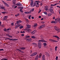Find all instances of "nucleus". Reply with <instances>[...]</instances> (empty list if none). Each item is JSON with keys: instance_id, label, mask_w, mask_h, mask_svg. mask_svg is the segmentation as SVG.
Segmentation results:
<instances>
[{"instance_id": "412c9836", "label": "nucleus", "mask_w": 60, "mask_h": 60, "mask_svg": "<svg viewBox=\"0 0 60 60\" xmlns=\"http://www.w3.org/2000/svg\"><path fill=\"white\" fill-rule=\"evenodd\" d=\"M1 8L3 10H5V8L4 7H1Z\"/></svg>"}, {"instance_id": "b1692460", "label": "nucleus", "mask_w": 60, "mask_h": 60, "mask_svg": "<svg viewBox=\"0 0 60 60\" xmlns=\"http://www.w3.org/2000/svg\"><path fill=\"white\" fill-rule=\"evenodd\" d=\"M43 44L44 45V47H45V46H46L47 45V44L46 43H43Z\"/></svg>"}, {"instance_id": "f704fd0d", "label": "nucleus", "mask_w": 60, "mask_h": 60, "mask_svg": "<svg viewBox=\"0 0 60 60\" xmlns=\"http://www.w3.org/2000/svg\"><path fill=\"white\" fill-rule=\"evenodd\" d=\"M16 23H17V24H19V22L18 21H17V22Z\"/></svg>"}, {"instance_id": "6ab92c4d", "label": "nucleus", "mask_w": 60, "mask_h": 60, "mask_svg": "<svg viewBox=\"0 0 60 60\" xmlns=\"http://www.w3.org/2000/svg\"><path fill=\"white\" fill-rule=\"evenodd\" d=\"M55 37L56 38H58V40H59V39H60V38H59L58 37V36H55Z\"/></svg>"}, {"instance_id": "052dcab7", "label": "nucleus", "mask_w": 60, "mask_h": 60, "mask_svg": "<svg viewBox=\"0 0 60 60\" xmlns=\"http://www.w3.org/2000/svg\"><path fill=\"white\" fill-rule=\"evenodd\" d=\"M40 27L41 28H42V27H43L42 25L41 26H40Z\"/></svg>"}, {"instance_id": "4d7b16f0", "label": "nucleus", "mask_w": 60, "mask_h": 60, "mask_svg": "<svg viewBox=\"0 0 60 60\" xmlns=\"http://www.w3.org/2000/svg\"><path fill=\"white\" fill-rule=\"evenodd\" d=\"M6 36H8L9 37V34H6Z\"/></svg>"}, {"instance_id": "603ef678", "label": "nucleus", "mask_w": 60, "mask_h": 60, "mask_svg": "<svg viewBox=\"0 0 60 60\" xmlns=\"http://www.w3.org/2000/svg\"><path fill=\"white\" fill-rule=\"evenodd\" d=\"M15 26H17V24L16 23L15 24Z\"/></svg>"}, {"instance_id": "9b49d317", "label": "nucleus", "mask_w": 60, "mask_h": 60, "mask_svg": "<svg viewBox=\"0 0 60 60\" xmlns=\"http://www.w3.org/2000/svg\"><path fill=\"white\" fill-rule=\"evenodd\" d=\"M39 41H41V42H47V41L44 40H39Z\"/></svg>"}, {"instance_id": "423d86ee", "label": "nucleus", "mask_w": 60, "mask_h": 60, "mask_svg": "<svg viewBox=\"0 0 60 60\" xmlns=\"http://www.w3.org/2000/svg\"><path fill=\"white\" fill-rule=\"evenodd\" d=\"M49 41H51L52 42H58L57 41H56L55 40H53V39H49Z\"/></svg>"}, {"instance_id": "58836bf2", "label": "nucleus", "mask_w": 60, "mask_h": 60, "mask_svg": "<svg viewBox=\"0 0 60 60\" xmlns=\"http://www.w3.org/2000/svg\"><path fill=\"white\" fill-rule=\"evenodd\" d=\"M39 11L38 12V13H39L40 12H41V9L39 10Z\"/></svg>"}, {"instance_id": "5701e85b", "label": "nucleus", "mask_w": 60, "mask_h": 60, "mask_svg": "<svg viewBox=\"0 0 60 60\" xmlns=\"http://www.w3.org/2000/svg\"><path fill=\"white\" fill-rule=\"evenodd\" d=\"M4 31L6 32H7V29H6V28H4Z\"/></svg>"}, {"instance_id": "f8f14e48", "label": "nucleus", "mask_w": 60, "mask_h": 60, "mask_svg": "<svg viewBox=\"0 0 60 60\" xmlns=\"http://www.w3.org/2000/svg\"><path fill=\"white\" fill-rule=\"evenodd\" d=\"M4 4H5V6H7V7H9V6L8 5V4H7V3L6 2H4Z\"/></svg>"}, {"instance_id": "2f4dec72", "label": "nucleus", "mask_w": 60, "mask_h": 60, "mask_svg": "<svg viewBox=\"0 0 60 60\" xmlns=\"http://www.w3.org/2000/svg\"><path fill=\"white\" fill-rule=\"evenodd\" d=\"M37 26V24H36V23H35L34 24V27L36 26Z\"/></svg>"}, {"instance_id": "7c9ffc66", "label": "nucleus", "mask_w": 60, "mask_h": 60, "mask_svg": "<svg viewBox=\"0 0 60 60\" xmlns=\"http://www.w3.org/2000/svg\"><path fill=\"white\" fill-rule=\"evenodd\" d=\"M57 46H56L55 47V51H56V50L57 49Z\"/></svg>"}, {"instance_id": "09e8293b", "label": "nucleus", "mask_w": 60, "mask_h": 60, "mask_svg": "<svg viewBox=\"0 0 60 60\" xmlns=\"http://www.w3.org/2000/svg\"><path fill=\"white\" fill-rule=\"evenodd\" d=\"M13 25H14L13 22H12L11 23V26H13Z\"/></svg>"}, {"instance_id": "9d476101", "label": "nucleus", "mask_w": 60, "mask_h": 60, "mask_svg": "<svg viewBox=\"0 0 60 60\" xmlns=\"http://www.w3.org/2000/svg\"><path fill=\"white\" fill-rule=\"evenodd\" d=\"M39 58V56L38 55H37L35 58V60H38Z\"/></svg>"}, {"instance_id": "4c0bfd02", "label": "nucleus", "mask_w": 60, "mask_h": 60, "mask_svg": "<svg viewBox=\"0 0 60 60\" xmlns=\"http://www.w3.org/2000/svg\"><path fill=\"white\" fill-rule=\"evenodd\" d=\"M2 13H4V14H5L4 13H6V12H2Z\"/></svg>"}, {"instance_id": "0e129e2a", "label": "nucleus", "mask_w": 60, "mask_h": 60, "mask_svg": "<svg viewBox=\"0 0 60 60\" xmlns=\"http://www.w3.org/2000/svg\"><path fill=\"white\" fill-rule=\"evenodd\" d=\"M20 11L21 12H22V13H23V11L22 10H21V11Z\"/></svg>"}, {"instance_id": "bf43d9fd", "label": "nucleus", "mask_w": 60, "mask_h": 60, "mask_svg": "<svg viewBox=\"0 0 60 60\" xmlns=\"http://www.w3.org/2000/svg\"><path fill=\"white\" fill-rule=\"evenodd\" d=\"M20 8H21V9H23V7H20Z\"/></svg>"}, {"instance_id": "a878e982", "label": "nucleus", "mask_w": 60, "mask_h": 60, "mask_svg": "<svg viewBox=\"0 0 60 60\" xmlns=\"http://www.w3.org/2000/svg\"><path fill=\"white\" fill-rule=\"evenodd\" d=\"M51 23H56V22L54 21H52L51 22Z\"/></svg>"}, {"instance_id": "338daca9", "label": "nucleus", "mask_w": 60, "mask_h": 60, "mask_svg": "<svg viewBox=\"0 0 60 60\" xmlns=\"http://www.w3.org/2000/svg\"><path fill=\"white\" fill-rule=\"evenodd\" d=\"M28 13H31V11H30V12H28Z\"/></svg>"}, {"instance_id": "680f3d73", "label": "nucleus", "mask_w": 60, "mask_h": 60, "mask_svg": "<svg viewBox=\"0 0 60 60\" xmlns=\"http://www.w3.org/2000/svg\"><path fill=\"white\" fill-rule=\"evenodd\" d=\"M12 7H15V5H13L12 6Z\"/></svg>"}, {"instance_id": "c85d7f7f", "label": "nucleus", "mask_w": 60, "mask_h": 60, "mask_svg": "<svg viewBox=\"0 0 60 60\" xmlns=\"http://www.w3.org/2000/svg\"><path fill=\"white\" fill-rule=\"evenodd\" d=\"M42 26L43 27H44L45 26V24L42 25Z\"/></svg>"}, {"instance_id": "bb28decb", "label": "nucleus", "mask_w": 60, "mask_h": 60, "mask_svg": "<svg viewBox=\"0 0 60 60\" xmlns=\"http://www.w3.org/2000/svg\"><path fill=\"white\" fill-rule=\"evenodd\" d=\"M31 31V29H29L28 30V32H30Z\"/></svg>"}, {"instance_id": "20e7f679", "label": "nucleus", "mask_w": 60, "mask_h": 60, "mask_svg": "<svg viewBox=\"0 0 60 60\" xmlns=\"http://www.w3.org/2000/svg\"><path fill=\"white\" fill-rule=\"evenodd\" d=\"M37 52H35L33 53L32 54L30 55V56H35L36 55H37Z\"/></svg>"}, {"instance_id": "f03ea898", "label": "nucleus", "mask_w": 60, "mask_h": 60, "mask_svg": "<svg viewBox=\"0 0 60 60\" xmlns=\"http://www.w3.org/2000/svg\"><path fill=\"white\" fill-rule=\"evenodd\" d=\"M41 41H40V40L39 41V42L38 43V46L39 49H41Z\"/></svg>"}, {"instance_id": "8fccbe9b", "label": "nucleus", "mask_w": 60, "mask_h": 60, "mask_svg": "<svg viewBox=\"0 0 60 60\" xmlns=\"http://www.w3.org/2000/svg\"><path fill=\"white\" fill-rule=\"evenodd\" d=\"M1 26H2V27H4V25L3 24L1 25Z\"/></svg>"}, {"instance_id": "cd10ccee", "label": "nucleus", "mask_w": 60, "mask_h": 60, "mask_svg": "<svg viewBox=\"0 0 60 60\" xmlns=\"http://www.w3.org/2000/svg\"><path fill=\"white\" fill-rule=\"evenodd\" d=\"M52 15V14L51 13H49L48 15V16H51Z\"/></svg>"}, {"instance_id": "13d9d810", "label": "nucleus", "mask_w": 60, "mask_h": 60, "mask_svg": "<svg viewBox=\"0 0 60 60\" xmlns=\"http://www.w3.org/2000/svg\"><path fill=\"white\" fill-rule=\"evenodd\" d=\"M10 29H11L10 28H9L8 29H7V31H8V30H10Z\"/></svg>"}, {"instance_id": "0eeeda50", "label": "nucleus", "mask_w": 60, "mask_h": 60, "mask_svg": "<svg viewBox=\"0 0 60 60\" xmlns=\"http://www.w3.org/2000/svg\"><path fill=\"white\" fill-rule=\"evenodd\" d=\"M16 5L18 6H22V4H21L19 2L17 3V4H16Z\"/></svg>"}, {"instance_id": "473e14b6", "label": "nucleus", "mask_w": 60, "mask_h": 60, "mask_svg": "<svg viewBox=\"0 0 60 60\" xmlns=\"http://www.w3.org/2000/svg\"><path fill=\"white\" fill-rule=\"evenodd\" d=\"M31 1V2L30 3V4H32L33 3V0H30Z\"/></svg>"}, {"instance_id": "69168bd1", "label": "nucleus", "mask_w": 60, "mask_h": 60, "mask_svg": "<svg viewBox=\"0 0 60 60\" xmlns=\"http://www.w3.org/2000/svg\"><path fill=\"white\" fill-rule=\"evenodd\" d=\"M22 9H23V8H21L20 9V11H22Z\"/></svg>"}, {"instance_id": "6e6552de", "label": "nucleus", "mask_w": 60, "mask_h": 60, "mask_svg": "<svg viewBox=\"0 0 60 60\" xmlns=\"http://www.w3.org/2000/svg\"><path fill=\"white\" fill-rule=\"evenodd\" d=\"M8 18V16H5L3 19V20H6V19H7Z\"/></svg>"}, {"instance_id": "a19ab883", "label": "nucleus", "mask_w": 60, "mask_h": 60, "mask_svg": "<svg viewBox=\"0 0 60 60\" xmlns=\"http://www.w3.org/2000/svg\"><path fill=\"white\" fill-rule=\"evenodd\" d=\"M45 11H49V9L47 8H46L45 9Z\"/></svg>"}, {"instance_id": "de8ad7c7", "label": "nucleus", "mask_w": 60, "mask_h": 60, "mask_svg": "<svg viewBox=\"0 0 60 60\" xmlns=\"http://www.w3.org/2000/svg\"><path fill=\"white\" fill-rule=\"evenodd\" d=\"M44 14H45L46 15H47V12H44Z\"/></svg>"}, {"instance_id": "e433bc0d", "label": "nucleus", "mask_w": 60, "mask_h": 60, "mask_svg": "<svg viewBox=\"0 0 60 60\" xmlns=\"http://www.w3.org/2000/svg\"><path fill=\"white\" fill-rule=\"evenodd\" d=\"M23 28V26H21L19 27V28L20 29H21V28Z\"/></svg>"}, {"instance_id": "3c124183", "label": "nucleus", "mask_w": 60, "mask_h": 60, "mask_svg": "<svg viewBox=\"0 0 60 60\" xmlns=\"http://www.w3.org/2000/svg\"><path fill=\"white\" fill-rule=\"evenodd\" d=\"M31 11H34V8H33L32 9H31Z\"/></svg>"}, {"instance_id": "2eb2a0df", "label": "nucleus", "mask_w": 60, "mask_h": 60, "mask_svg": "<svg viewBox=\"0 0 60 60\" xmlns=\"http://www.w3.org/2000/svg\"><path fill=\"white\" fill-rule=\"evenodd\" d=\"M20 49L22 50H24L25 49V48L22 47H20Z\"/></svg>"}, {"instance_id": "5fc2aeb1", "label": "nucleus", "mask_w": 60, "mask_h": 60, "mask_svg": "<svg viewBox=\"0 0 60 60\" xmlns=\"http://www.w3.org/2000/svg\"><path fill=\"white\" fill-rule=\"evenodd\" d=\"M32 44H33V45H36V43H32Z\"/></svg>"}, {"instance_id": "4468645a", "label": "nucleus", "mask_w": 60, "mask_h": 60, "mask_svg": "<svg viewBox=\"0 0 60 60\" xmlns=\"http://www.w3.org/2000/svg\"><path fill=\"white\" fill-rule=\"evenodd\" d=\"M39 5H40V4H38V3H37L36 5V7H39Z\"/></svg>"}, {"instance_id": "864d4df0", "label": "nucleus", "mask_w": 60, "mask_h": 60, "mask_svg": "<svg viewBox=\"0 0 60 60\" xmlns=\"http://www.w3.org/2000/svg\"><path fill=\"white\" fill-rule=\"evenodd\" d=\"M35 2H37V3H40V2L38 1H35Z\"/></svg>"}, {"instance_id": "1a4fd4ad", "label": "nucleus", "mask_w": 60, "mask_h": 60, "mask_svg": "<svg viewBox=\"0 0 60 60\" xmlns=\"http://www.w3.org/2000/svg\"><path fill=\"white\" fill-rule=\"evenodd\" d=\"M16 2V0H13L12 1V3L13 4H15Z\"/></svg>"}, {"instance_id": "ddd939ff", "label": "nucleus", "mask_w": 60, "mask_h": 60, "mask_svg": "<svg viewBox=\"0 0 60 60\" xmlns=\"http://www.w3.org/2000/svg\"><path fill=\"white\" fill-rule=\"evenodd\" d=\"M35 31H36V30H34L33 32H31V34H34L35 33Z\"/></svg>"}, {"instance_id": "6e6d98bb", "label": "nucleus", "mask_w": 60, "mask_h": 60, "mask_svg": "<svg viewBox=\"0 0 60 60\" xmlns=\"http://www.w3.org/2000/svg\"><path fill=\"white\" fill-rule=\"evenodd\" d=\"M20 26V24H19L17 26L18 27H19Z\"/></svg>"}, {"instance_id": "a211bd4d", "label": "nucleus", "mask_w": 60, "mask_h": 60, "mask_svg": "<svg viewBox=\"0 0 60 60\" xmlns=\"http://www.w3.org/2000/svg\"><path fill=\"white\" fill-rule=\"evenodd\" d=\"M42 54H41V53H40L39 54V58H41V57L42 56Z\"/></svg>"}, {"instance_id": "dca6fc26", "label": "nucleus", "mask_w": 60, "mask_h": 60, "mask_svg": "<svg viewBox=\"0 0 60 60\" xmlns=\"http://www.w3.org/2000/svg\"><path fill=\"white\" fill-rule=\"evenodd\" d=\"M60 18H57L56 19V21H59V20H60Z\"/></svg>"}, {"instance_id": "39448f33", "label": "nucleus", "mask_w": 60, "mask_h": 60, "mask_svg": "<svg viewBox=\"0 0 60 60\" xmlns=\"http://www.w3.org/2000/svg\"><path fill=\"white\" fill-rule=\"evenodd\" d=\"M36 2H34V3H33L31 4V6L32 7H34V6H35V5H36Z\"/></svg>"}, {"instance_id": "f257e3e1", "label": "nucleus", "mask_w": 60, "mask_h": 60, "mask_svg": "<svg viewBox=\"0 0 60 60\" xmlns=\"http://www.w3.org/2000/svg\"><path fill=\"white\" fill-rule=\"evenodd\" d=\"M53 7H50L49 9L51 13L54 14V11L53 10Z\"/></svg>"}, {"instance_id": "c756f323", "label": "nucleus", "mask_w": 60, "mask_h": 60, "mask_svg": "<svg viewBox=\"0 0 60 60\" xmlns=\"http://www.w3.org/2000/svg\"><path fill=\"white\" fill-rule=\"evenodd\" d=\"M31 38H33V39H34L35 38H36V37H35L34 36H32L31 37Z\"/></svg>"}, {"instance_id": "f3484780", "label": "nucleus", "mask_w": 60, "mask_h": 60, "mask_svg": "<svg viewBox=\"0 0 60 60\" xmlns=\"http://www.w3.org/2000/svg\"><path fill=\"white\" fill-rule=\"evenodd\" d=\"M11 40H12V41H18V39L15 38L14 39H11Z\"/></svg>"}, {"instance_id": "774afa93", "label": "nucleus", "mask_w": 60, "mask_h": 60, "mask_svg": "<svg viewBox=\"0 0 60 60\" xmlns=\"http://www.w3.org/2000/svg\"><path fill=\"white\" fill-rule=\"evenodd\" d=\"M22 32V34H24V33H25V31H23V32Z\"/></svg>"}, {"instance_id": "79ce46f5", "label": "nucleus", "mask_w": 60, "mask_h": 60, "mask_svg": "<svg viewBox=\"0 0 60 60\" xmlns=\"http://www.w3.org/2000/svg\"><path fill=\"white\" fill-rule=\"evenodd\" d=\"M58 60V56H56V60Z\"/></svg>"}, {"instance_id": "7ed1b4c3", "label": "nucleus", "mask_w": 60, "mask_h": 60, "mask_svg": "<svg viewBox=\"0 0 60 60\" xmlns=\"http://www.w3.org/2000/svg\"><path fill=\"white\" fill-rule=\"evenodd\" d=\"M54 29L55 30H56V31H57L58 32H59V28H58L56 26H55L54 27Z\"/></svg>"}, {"instance_id": "72a5a7b5", "label": "nucleus", "mask_w": 60, "mask_h": 60, "mask_svg": "<svg viewBox=\"0 0 60 60\" xmlns=\"http://www.w3.org/2000/svg\"><path fill=\"white\" fill-rule=\"evenodd\" d=\"M26 38H30V36H27L26 37Z\"/></svg>"}, {"instance_id": "c9c22d12", "label": "nucleus", "mask_w": 60, "mask_h": 60, "mask_svg": "<svg viewBox=\"0 0 60 60\" xmlns=\"http://www.w3.org/2000/svg\"><path fill=\"white\" fill-rule=\"evenodd\" d=\"M8 60V59H6V58L4 59H1V60Z\"/></svg>"}, {"instance_id": "ea45409f", "label": "nucleus", "mask_w": 60, "mask_h": 60, "mask_svg": "<svg viewBox=\"0 0 60 60\" xmlns=\"http://www.w3.org/2000/svg\"><path fill=\"white\" fill-rule=\"evenodd\" d=\"M17 50H18V51H20V52H21V50H20L19 49H18Z\"/></svg>"}, {"instance_id": "aec40b11", "label": "nucleus", "mask_w": 60, "mask_h": 60, "mask_svg": "<svg viewBox=\"0 0 60 60\" xmlns=\"http://www.w3.org/2000/svg\"><path fill=\"white\" fill-rule=\"evenodd\" d=\"M27 40L28 41H31L32 39L31 38H28L27 39Z\"/></svg>"}, {"instance_id": "37998d69", "label": "nucleus", "mask_w": 60, "mask_h": 60, "mask_svg": "<svg viewBox=\"0 0 60 60\" xmlns=\"http://www.w3.org/2000/svg\"><path fill=\"white\" fill-rule=\"evenodd\" d=\"M19 22V23H21V22H22V21H21V20H19L18 21Z\"/></svg>"}, {"instance_id": "e2e57ef3", "label": "nucleus", "mask_w": 60, "mask_h": 60, "mask_svg": "<svg viewBox=\"0 0 60 60\" xmlns=\"http://www.w3.org/2000/svg\"><path fill=\"white\" fill-rule=\"evenodd\" d=\"M8 39L9 40H10V41H11V39L10 38H8Z\"/></svg>"}, {"instance_id": "49530a36", "label": "nucleus", "mask_w": 60, "mask_h": 60, "mask_svg": "<svg viewBox=\"0 0 60 60\" xmlns=\"http://www.w3.org/2000/svg\"><path fill=\"white\" fill-rule=\"evenodd\" d=\"M3 50H4V49H0V51H3Z\"/></svg>"}, {"instance_id": "a18cd8bd", "label": "nucleus", "mask_w": 60, "mask_h": 60, "mask_svg": "<svg viewBox=\"0 0 60 60\" xmlns=\"http://www.w3.org/2000/svg\"><path fill=\"white\" fill-rule=\"evenodd\" d=\"M53 19H55L56 20V19H55V17H53Z\"/></svg>"}, {"instance_id": "4be33fe9", "label": "nucleus", "mask_w": 60, "mask_h": 60, "mask_svg": "<svg viewBox=\"0 0 60 60\" xmlns=\"http://www.w3.org/2000/svg\"><path fill=\"white\" fill-rule=\"evenodd\" d=\"M42 59H45V55H43L42 56Z\"/></svg>"}, {"instance_id": "393cba45", "label": "nucleus", "mask_w": 60, "mask_h": 60, "mask_svg": "<svg viewBox=\"0 0 60 60\" xmlns=\"http://www.w3.org/2000/svg\"><path fill=\"white\" fill-rule=\"evenodd\" d=\"M56 4H55L54 5H53L52 4H51V6H55V5H56Z\"/></svg>"}, {"instance_id": "c03bdc74", "label": "nucleus", "mask_w": 60, "mask_h": 60, "mask_svg": "<svg viewBox=\"0 0 60 60\" xmlns=\"http://www.w3.org/2000/svg\"><path fill=\"white\" fill-rule=\"evenodd\" d=\"M8 37H10L11 38H12V36H10L9 35Z\"/></svg>"}]
</instances>
